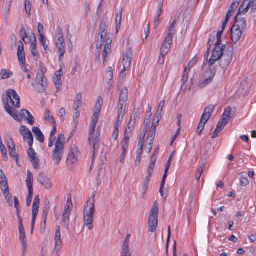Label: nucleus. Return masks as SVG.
<instances>
[{"instance_id": "obj_19", "label": "nucleus", "mask_w": 256, "mask_h": 256, "mask_svg": "<svg viewBox=\"0 0 256 256\" xmlns=\"http://www.w3.org/2000/svg\"><path fill=\"white\" fill-rule=\"evenodd\" d=\"M18 56L20 62H26L24 44L20 40L18 42Z\"/></svg>"}, {"instance_id": "obj_21", "label": "nucleus", "mask_w": 256, "mask_h": 256, "mask_svg": "<svg viewBox=\"0 0 256 256\" xmlns=\"http://www.w3.org/2000/svg\"><path fill=\"white\" fill-rule=\"evenodd\" d=\"M128 90L126 88H122L120 94L119 96V102L118 106H120V104L126 105V102L128 100Z\"/></svg>"}, {"instance_id": "obj_23", "label": "nucleus", "mask_w": 256, "mask_h": 256, "mask_svg": "<svg viewBox=\"0 0 256 256\" xmlns=\"http://www.w3.org/2000/svg\"><path fill=\"white\" fill-rule=\"evenodd\" d=\"M108 26L106 24V22H105L104 20H102L100 22L99 28V36L101 38H102V36H104L106 34H108Z\"/></svg>"}, {"instance_id": "obj_20", "label": "nucleus", "mask_w": 256, "mask_h": 256, "mask_svg": "<svg viewBox=\"0 0 256 256\" xmlns=\"http://www.w3.org/2000/svg\"><path fill=\"white\" fill-rule=\"evenodd\" d=\"M172 42V40H166V37L165 38L162 43V46L160 49V52L162 55H166L167 54L170 48Z\"/></svg>"}, {"instance_id": "obj_51", "label": "nucleus", "mask_w": 256, "mask_h": 256, "mask_svg": "<svg viewBox=\"0 0 256 256\" xmlns=\"http://www.w3.org/2000/svg\"><path fill=\"white\" fill-rule=\"evenodd\" d=\"M28 195L26 198V205L30 206L32 202L33 196V190H28Z\"/></svg>"}, {"instance_id": "obj_39", "label": "nucleus", "mask_w": 256, "mask_h": 256, "mask_svg": "<svg viewBox=\"0 0 256 256\" xmlns=\"http://www.w3.org/2000/svg\"><path fill=\"white\" fill-rule=\"evenodd\" d=\"M228 122V120L226 119V118H221L220 120L216 127L220 129V130H222L224 128Z\"/></svg>"}, {"instance_id": "obj_55", "label": "nucleus", "mask_w": 256, "mask_h": 256, "mask_svg": "<svg viewBox=\"0 0 256 256\" xmlns=\"http://www.w3.org/2000/svg\"><path fill=\"white\" fill-rule=\"evenodd\" d=\"M126 106V104H120V106H118V116H120L122 117H123L125 111Z\"/></svg>"}, {"instance_id": "obj_40", "label": "nucleus", "mask_w": 256, "mask_h": 256, "mask_svg": "<svg viewBox=\"0 0 256 256\" xmlns=\"http://www.w3.org/2000/svg\"><path fill=\"white\" fill-rule=\"evenodd\" d=\"M228 118L229 119L233 118V116L232 115V108L230 107H227L225 110L224 113L222 114L221 118Z\"/></svg>"}, {"instance_id": "obj_1", "label": "nucleus", "mask_w": 256, "mask_h": 256, "mask_svg": "<svg viewBox=\"0 0 256 256\" xmlns=\"http://www.w3.org/2000/svg\"><path fill=\"white\" fill-rule=\"evenodd\" d=\"M216 50H214L212 56L208 62V65L209 66L208 69L204 74L205 79L204 80L200 83V86L204 87L206 85L210 84L216 72V68L214 66L216 62L219 60L220 66L223 68H226L230 64L232 60L233 51L228 48H224L222 50H218L217 51Z\"/></svg>"}, {"instance_id": "obj_11", "label": "nucleus", "mask_w": 256, "mask_h": 256, "mask_svg": "<svg viewBox=\"0 0 256 256\" xmlns=\"http://www.w3.org/2000/svg\"><path fill=\"white\" fill-rule=\"evenodd\" d=\"M28 155L32 162V166L36 170L40 168L39 160L36 156V154L32 147H30L28 150Z\"/></svg>"}, {"instance_id": "obj_34", "label": "nucleus", "mask_w": 256, "mask_h": 256, "mask_svg": "<svg viewBox=\"0 0 256 256\" xmlns=\"http://www.w3.org/2000/svg\"><path fill=\"white\" fill-rule=\"evenodd\" d=\"M204 165L205 164L204 163H202L198 166V170H197V171H196V179L198 182H199L200 178L202 176V174L204 172Z\"/></svg>"}, {"instance_id": "obj_15", "label": "nucleus", "mask_w": 256, "mask_h": 256, "mask_svg": "<svg viewBox=\"0 0 256 256\" xmlns=\"http://www.w3.org/2000/svg\"><path fill=\"white\" fill-rule=\"evenodd\" d=\"M239 16L237 14L235 16L236 20L232 26L244 31L246 28V20L244 18L239 17Z\"/></svg>"}, {"instance_id": "obj_62", "label": "nucleus", "mask_w": 256, "mask_h": 256, "mask_svg": "<svg viewBox=\"0 0 256 256\" xmlns=\"http://www.w3.org/2000/svg\"><path fill=\"white\" fill-rule=\"evenodd\" d=\"M32 38H34L33 41L30 44V50H36L37 43L36 41V38L35 37V35L34 34H32Z\"/></svg>"}, {"instance_id": "obj_48", "label": "nucleus", "mask_w": 256, "mask_h": 256, "mask_svg": "<svg viewBox=\"0 0 256 256\" xmlns=\"http://www.w3.org/2000/svg\"><path fill=\"white\" fill-rule=\"evenodd\" d=\"M106 78L109 80H112L113 78V70L111 66H109L106 74Z\"/></svg>"}, {"instance_id": "obj_30", "label": "nucleus", "mask_w": 256, "mask_h": 256, "mask_svg": "<svg viewBox=\"0 0 256 256\" xmlns=\"http://www.w3.org/2000/svg\"><path fill=\"white\" fill-rule=\"evenodd\" d=\"M12 75V72H8L6 69H2L0 72V80L10 78Z\"/></svg>"}, {"instance_id": "obj_24", "label": "nucleus", "mask_w": 256, "mask_h": 256, "mask_svg": "<svg viewBox=\"0 0 256 256\" xmlns=\"http://www.w3.org/2000/svg\"><path fill=\"white\" fill-rule=\"evenodd\" d=\"M133 130L134 129H130V128H126L124 134V138L122 142V145L124 144V146H126V144H128L129 138L132 135V132Z\"/></svg>"}, {"instance_id": "obj_46", "label": "nucleus", "mask_w": 256, "mask_h": 256, "mask_svg": "<svg viewBox=\"0 0 256 256\" xmlns=\"http://www.w3.org/2000/svg\"><path fill=\"white\" fill-rule=\"evenodd\" d=\"M39 40L41 44L44 46V51L46 52L48 48V46L46 43V39L44 36V35L39 36Z\"/></svg>"}, {"instance_id": "obj_64", "label": "nucleus", "mask_w": 256, "mask_h": 256, "mask_svg": "<svg viewBox=\"0 0 256 256\" xmlns=\"http://www.w3.org/2000/svg\"><path fill=\"white\" fill-rule=\"evenodd\" d=\"M66 115L65 109L63 108H61L58 112V116L60 118L61 121L64 120V116Z\"/></svg>"}, {"instance_id": "obj_9", "label": "nucleus", "mask_w": 256, "mask_h": 256, "mask_svg": "<svg viewBox=\"0 0 256 256\" xmlns=\"http://www.w3.org/2000/svg\"><path fill=\"white\" fill-rule=\"evenodd\" d=\"M132 56V48H128L126 52V54L124 56L122 63L124 69L122 71H126L128 70L130 66Z\"/></svg>"}, {"instance_id": "obj_25", "label": "nucleus", "mask_w": 256, "mask_h": 256, "mask_svg": "<svg viewBox=\"0 0 256 256\" xmlns=\"http://www.w3.org/2000/svg\"><path fill=\"white\" fill-rule=\"evenodd\" d=\"M71 212L66 210L62 214V222L64 224V227L68 230L69 229L70 216Z\"/></svg>"}, {"instance_id": "obj_6", "label": "nucleus", "mask_w": 256, "mask_h": 256, "mask_svg": "<svg viewBox=\"0 0 256 256\" xmlns=\"http://www.w3.org/2000/svg\"><path fill=\"white\" fill-rule=\"evenodd\" d=\"M36 83L32 84L34 90L40 93H42L46 91L48 88L47 80L46 77H36Z\"/></svg>"}, {"instance_id": "obj_53", "label": "nucleus", "mask_w": 256, "mask_h": 256, "mask_svg": "<svg viewBox=\"0 0 256 256\" xmlns=\"http://www.w3.org/2000/svg\"><path fill=\"white\" fill-rule=\"evenodd\" d=\"M1 175H0V184H4L6 185V184H8V179L4 174L2 170H0Z\"/></svg>"}, {"instance_id": "obj_54", "label": "nucleus", "mask_w": 256, "mask_h": 256, "mask_svg": "<svg viewBox=\"0 0 256 256\" xmlns=\"http://www.w3.org/2000/svg\"><path fill=\"white\" fill-rule=\"evenodd\" d=\"M240 2L236 0V1H234V0H232V3L231 4L230 8H229V9L230 10H232L234 12L235 10L238 7L239 4H240Z\"/></svg>"}, {"instance_id": "obj_14", "label": "nucleus", "mask_w": 256, "mask_h": 256, "mask_svg": "<svg viewBox=\"0 0 256 256\" xmlns=\"http://www.w3.org/2000/svg\"><path fill=\"white\" fill-rule=\"evenodd\" d=\"M38 182L46 189L48 190L52 187L50 179L43 172L38 174Z\"/></svg>"}, {"instance_id": "obj_5", "label": "nucleus", "mask_w": 256, "mask_h": 256, "mask_svg": "<svg viewBox=\"0 0 256 256\" xmlns=\"http://www.w3.org/2000/svg\"><path fill=\"white\" fill-rule=\"evenodd\" d=\"M64 152V143L56 142L52 158L54 163L58 165L61 162Z\"/></svg>"}, {"instance_id": "obj_28", "label": "nucleus", "mask_w": 256, "mask_h": 256, "mask_svg": "<svg viewBox=\"0 0 256 256\" xmlns=\"http://www.w3.org/2000/svg\"><path fill=\"white\" fill-rule=\"evenodd\" d=\"M152 172H147L148 175L146 176V178L144 182L142 188L144 190V195L146 193L147 188L149 186V182L150 180V178L152 177Z\"/></svg>"}, {"instance_id": "obj_36", "label": "nucleus", "mask_w": 256, "mask_h": 256, "mask_svg": "<svg viewBox=\"0 0 256 256\" xmlns=\"http://www.w3.org/2000/svg\"><path fill=\"white\" fill-rule=\"evenodd\" d=\"M216 43L215 44L214 46H215V47L214 48V50H216V48H219V50L220 49V51L221 50H224V48H228L226 47V46L225 45V44H221V42H222V40H221V38H216ZM217 51H219L218 50V49H217L216 50Z\"/></svg>"}, {"instance_id": "obj_42", "label": "nucleus", "mask_w": 256, "mask_h": 256, "mask_svg": "<svg viewBox=\"0 0 256 256\" xmlns=\"http://www.w3.org/2000/svg\"><path fill=\"white\" fill-rule=\"evenodd\" d=\"M175 32V29L173 27V26H170L168 29V34L166 37V40H172L174 34Z\"/></svg>"}, {"instance_id": "obj_52", "label": "nucleus", "mask_w": 256, "mask_h": 256, "mask_svg": "<svg viewBox=\"0 0 256 256\" xmlns=\"http://www.w3.org/2000/svg\"><path fill=\"white\" fill-rule=\"evenodd\" d=\"M214 108H215L214 105H212V104L210 105L209 106L206 108L204 112L208 114L211 116V114L213 112Z\"/></svg>"}, {"instance_id": "obj_4", "label": "nucleus", "mask_w": 256, "mask_h": 256, "mask_svg": "<svg viewBox=\"0 0 256 256\" xmlns=\"http://www.w3.org/2000/svg\"><path fill=\"white\" fill-rule=\"evenodd\" d=\"M158 204L155 201L150 212L148 220V230L151 232H154L158 226Z\"/></svg>"}, {"instance_id": "obj_10", "label": "nucleus", "mask_w": 256, "mask_h": 256, "mask_svg": "<svg viewBox=\"0 0 256 256\" xmlns=\"http://www.w3.org/2000/svg\"><path fill=\"white\" fill-rule=\"evenodd\" d=\"M79 154L80 152L78 148L74 145L72 146L70 148L68 156L66 159L67 162L70 164L75 162L77 160Z\"/></svg>"}, {"instance_id": "obj_41", "label": "nucleus", "mask_w": 256, "mask_h": 256, "mask_svg": "<svg viewBox=\"0 0 256 256\" xmlns=\"http://www.w3.org/2000/svg\"><path fill=\"white\" fill-rule=\"evenodd\" d=\"M54 84L56 86V88L57 89V90L58 91L61 88V86L62 84V82L61 80V78L59 76H54Z\"/></svg>"}, {"instance_id": "obj_43", "label": "nucleus", "mask_w": 256, "mask_h": 256, "mask_svg": "<svg viewBox=\"0 0 256 256\" xmlns=\"http://www.w3.org/2000/svg\"><path fill=\"white\" fill-rule=\"evenodd\" d=\"M25 10L26 14L30 16L32 14V4L30 2L29 0H25L24 1Z\"/></svg>"}, {"instance_id": "obj_63", "label": "nucleus", "mask_w": 256, "mask_h": 256, "mask_svg": "<svg viewBox=\"0 0 256 256\" xmlns=\"http://www.w3.org/2000/svg\"><path fill=\"white\" fill-rule=\"evenodd\" d=\"M9 152L10 158L17 162L18 160V155L16 153V150H13Z\"/></svg>"}, {"instance_id": "obj_8", "label": "nucleus", "mask_w": 256, "mask_h": 256, "mask_svg": "<svg viewBox=\"0 0 256 256\" xmlns=\"http://www.w3.org/2000/svg\"><path fill=\"white\" fill-rule=\"evenodd\" d=\"M6 95L7 97L6 98H8V100L10 99L14 106L17 108L20 107V99L18 94L14 90L12 89L8 90L6 91Z\"/></svg>"}, {"instance_id": "obj_17", "label": "nucleus", "mask_w": 256, "mask_h": 256, "mask_svg": "<svg viewBox=\"0 0 256 256\" xmlns=\"http://www.w3.org/2000/svg\"><path fill=\"white\" fill-rule=\"evenodd\" d=\"M56 45L58 48V51L60 54V60H61L62 58L64 56L66 52L65 44H64V38H58V40L56 42Z\"/></svg>"}, {"instance_id": "obj_33", "label": "nucleus", "mask_w": 256, "mask_h": 256, "mask_svg": "<svg viewBox=\"0 0 256 256\" xmlns=\"http://www.w3.org/2000/svg\"><path fill=\"white\" fill-rule=\"evenodd\" d=\"M24 140L27 141L29 147H32L34 142V138L31 132H30L28 135L22 136Z\"/></svg>"}, {"instance_id": "obj_57", "label": "nucleus", "mask_w": 256, "mask_h": 256, "mask_svg": "<svg viewBox=\"0 0 256 256\" xmlns=\"http://www.w3.org/2000/svg\"><path fill=\"white\" fill-rule=\"evenodd\" d=\"M210 116H211L210 115L204 112L202 115V117H201L200 121L201 122H203L204 123L206 124V122L209 120Z\"/></svg>"}, {"instance_id": "obj_61", "label": "nucleus", "mask_w": 256, "mask_h": 256, "mask_svg": "<svg viewBox=\"0 0 256 256\" xmlns=\"http://www.w3.org/2000/svg\"><path fill=\"white\" fill-rule=\"evenodd\" d=\"M48 210L46 209L42 211V218L44 224V228H46V218L48 216Z\"/></svg>"}, {"instance_id": "obj_45", "label": "nucleus", "mask_w": 256, "mask_h": 256, "mask_svg": "<svg viewBox=\"0 0 256 256\" xmlns=\"http://www.w3.org/2000/svg\"><path fill=\"white\" fill-rule=\"evenodd\" d=\"M238 176H240V186H246L248 184L249 181L248 179L243 176V174L242 172L240 173Z\"/></svg>"}, {"instance_id": "obj_31", "label": "nucleus", "mask_w": 256, "mask_h": 256, "mask_svg": "<svg viewBox=\"0 0 256 256\" xmlns=\"http://www.w3.org/2000/svg\"><path fill=\"white\" fill-rule=\"evenodd\" d=\"M120 145L122 152L120 158V162L122 163H123L126 154L128 146V144H126V146H124V144L122 145V143L121 142Z\"/></svg>"}, {"instance_id": "obj_27", "label": "nucleus", "mask_w": 256, "mask_h": 256, "mask_svg": "<svg viewBox=\"0 0 256 256\" xmlns=\"http://www.w3.org/2000/svg\"><path fill=\"white\" fill-rule=\"evenodd\" d=\"M2 190L6 197V199L8 200L12 199V196L9 192V188L8 184H1Z\"/></svg>"}, {"instance_id": "obj_26", "label": "nucleus", "mask_w": 256, "mask_h": 256, "mask_svg": "<svg viewBox=\"0 0 256 256\" xmlns=\"http://www.w3.org/2000/svg\"><path fill=\"white\" fill-rule=\"evenodd\" d=\"M26 184L28 190H33V174L30 170H28Z\"/></svg>"}, {"instance_id": "obj_35", "label": "nucleus", "mask_w": 256, "mask_h": 256, "mask_svg": "<svg viewBox=\"0 0 256 256\" xmlns=\"http://www.w3.org/2000/svg\"><path fill=\"white\" fill-rule=\"evenodd\" d=\"M157 160V157L156 156H153L151 157L150 163L149 164V166L148 168V172H152L154 168L156 162Z\"/></svg>"}, {"instance_id": "obj_37", "label": "nucleus", "mask_w": 256, "mask_h": 256, "mask_svg": "<svg viewBox=\"0 0 256 256\" xmlns=\"http://www.w3.org/2000/svg\"><path fill=\"white\" fill-rule=\"evenodd\" d=\"M130 234H128L126 236L124 242L123 244L122 250V251H130L129 244H130Z\"/></svg>"}, {"instance_id": "obj_16", "label": "nucleus", "mask_w": 256, "mask_h": 256, "mask_svg": "<svg viewBox=\"0 0 256 256\" xmlns=\"http://www.w3.org/2000/svg\"><path fill=\"white\" fill-rule=\"evenodd\" d=\"M244 32L232 26L231 29V38L232 42L234 44L238 42L240 39L242 34Z\"/></svg>"}, {"instance_id": "obj_12", "label": "nucleus", "mask_w": 256, "mask_h": 256, "mask_svg": "<svg viewBox=\"0 0 256 256\" xmlns=\"http://www.w3.org/2000/svg\"><path fill=\"white\" fill-rule=\"evenodd\" d=\"M18 231L20 235V240L22 246V250L23 252H25L27 247L26 239L25 234V230L23 226V224L21 223V220H20V223L18 224Z\"/></svg>"}, {"instance_id": "obj_2", "label": "nucleus", "mask_w": 256, "mask_h": 256, "mask_svg": "<svg viewBox=\"0 0 256 256\" xmlns=\"http://www.w3.org/2000/svg\"><path fill=\"white\" fill-rule=\"evenodd\" d=\"M94 199L90 198L87 202L86 206L84 210V224L90 230L93 228L94 222Z\"/></svg>"}, {"instance_id": "obj_49", "label": "nucleus", "mask_w": 256, "mask_h": 256, "mask_svg": "<svg viewBox=\"0 0 256 256\" xmlns=\"http://www.w3.org/2000/svg\"><path fill=\"white\" fill-rule=\"evenodd\" d=\"M30 132H31L30 130L24 126H22L20 128V133L22 136L28 135Z\"/></svg>"}, {"instance_id": "obj_29", "label": "nucleus", "mask_w": 256, "mask_h": 256, "mask_svg": "<svg viewBox=\"0 0 256 256\" xmlns=\"http://www.w3.org/2000/svg\"><path fill=\"white\" fill-rule=\"evenodd\" d=\"M190 71V68H185V69L184 70L183 76H182V86H181V88H182L183 86H184L187 82L188 80V73H189Z\"/></svg>"}, {"instance_id": "obj_60", "label": "nucleus", "mask_w": 256, "mask_h": 256, "mask_svg": "<svg viewBox=\"0 0 256 256\" xmlns=\"http://www.w3.org/2000/svg\"><path fill=\"white\" fill-rule=\"evenodd\" d=\"M26 119L28 121V123L30 125H32L34 122V116L31 114L30 112L29 114H26V116L25 117Z\"/></svg>"}, {"instance_id": "obj_44", "label": "nucleus", "mask_w": 256, "mask_h": 256, "mask_svg": "<svg viewBox=\"0 0 256 256\" xmlns=\"http://www.w3.org/2000/svg\"><path fill=\"white\" fill-rule=\"evenodd\" d=\"M0 150H1L2 158L4 160H6L8 158L7 156V150L6 148L2 144V142H0Z\"/></svg>"}, {"instance_id": "obj_50", "label": "nucleus", "mask_w": 256, "mask_h": 256, "mask_svg": "<svg viewBox=\"0 0 256 256\" xmlns=\"http://www.w3.org/2000/svg\"><path fill=\"white\" fill-rule=\"evenodd\" d=\"M40 72L36 74V76H37V77H40V76L46 77L44 76V74L47 70L46 68L42 64H40Z\"/></svg>"}, {"instance_id": "obj_38", "label": "nucleus", "mask_w": 256, "mask_h": 256, "mask_svg": "<svg viewBox=\"0 0 256 256\" xmlns=\"http://www.w3.org/2000/svg\"><path fill=\"white\" fill-rule=\"evenodd\" d=\"M110 44H111V41L110 40V39L108 38V41L106 42V44L104 46V50L102 54V58H103V59H104V61L106 60L107 56L108 54H110L108 53V52H106V50H108V46H110Z\"/></svg>"}, {"instance_id": "obj_59", "label": "nucleus", "mask_w": 256, "mask_h": 256, "mask_svg": "<svg viewBox=\"0 0 256 256\" xmlns=\"http://www.w3.org/2000/svg\"><path fill=\"white\" fill-rule=\"evenodd\" d=\"M20 32L22 40L24 42L26 43V42L25 40L26 38H27L28 36L24 26H22L21 28Z\"/></svg>"}, {"instance_id": "obj_3", "label": "nucleus", "mask_w": 256, "mask_h": 256, "mask_svg": "<svg viewBox=\"0 0 256 256\" xmlns=\"http://www.w3.org/2000/svg\"><path fill=\"white\" fill-rule=\"evenodd\" d=\"M99 118V114H97L96 112H94L92 118V122L90 124V131L88 134V140L90 146H93L94 148V154L92 158H94L96 150L98 148V143L100 140V136H94V134L96 130V122L98 121Z\"/></svg>"}, {"instance_id": "obj_47", "label": "nucleus", "mask_w": 256, "mask_h": 256, "mask_svg": "<svg viewBox=\"0 0 256 256\" xmlns=\"http://www.w3.org/2000/svg\"><path fill=\"white\" fill-rule=\"evenodd\" d=\"M112 34H106L102 38H101L100 36V42H104V44L106 43V42L108 41V38L111 41V43L112 42Z\"/></svg>"}, {"instance_id": "obj_58", "label": "nucleus", "mask_w": 256, "mask_h": 256, "mask_svg": "<svg viewBox=\"0 0 256 256\" xmlns=\"http://www.w3.org/2000/svg\"><path fill=\"white\" fill-rule=\"evenodd\" d=\"M146 134V130L144 132V134L142 132L141 134V135L139 138L138 144V146H144Z\"/></svg>"}, {"instance_id": "obj_56", "label": "nucleus", "mask_w": 256, "mask_h": 256, "mask_svg": "<svg viewBox=\"0 0 256 256\" xmlns=\"http://www.w3.org/2000/svg\"><path fill=\"white\" fill-rule=\"evenodd\" d=\"M206 124L200 121L196 130V134L198 135L201 134L202 130L204 129Z\"/></svg>"}, {"instance_id": "obj_13", "label": "nucleus", "mask_w": 256, "mask_h": 256, "mask_svg": "<svg viewBox=\"0 0 256 256\" xmlns=\"http://www.w3.org/2000/svg\"><path fill=\"white\" fill-rule=\"evenodd\" d=\"M55 248L54 250L56 254H58L61 250L62 246V240L61 238V234L60 227L57 226L56 228V234L54 236Z\"/></svg>"}, {"instance_id": "obj_32", "label": "nucleus", "mask_w": 256, "mask_h": 256, "mask_svg": "<svg viewBox=\"0 0 256 256\" xmlns=\"http://www.w3.org/2000/svg\"><path fill=\"white\" fill-rule=\"evenodd\" d=\"M44 118L46 120L52 124H56L54 119L53 116H50V112L49 110H46L44 114Z\"/></svg>"}, {"instance_id": "obj_18", "label": "nucleus", "mask_w": 256, "mask_h": 256, "mask_svg": "<svg viewBox=\"0 0 256 256\" xmlns=\"http://www.w3.org/2000/svg\"><path fill=\"white\" fill-rule=\"evenodd\" d=\"M252 1V0H244L238 9V15L246 14L250 8Z\"/></svg>"}, {"instance_id": "obj_22", "label": "nucleus", "mask_w": 256, "mask_h": 256, "mask_svg": "<svg viewBox=\"0 0 256 256\" xmlns=\"http://www.w3.org/2000/svg\"><path fill=\"white\" fill-rule=\"evenodd\" d=\"M36 139L41 143H43L44 140V137L40 130L36 126H34L32 128Z\"/></svg>"}, {"instance_id": "obj_7", "label": "nucleus", "mask_w": 256, "mask_h": 256, "mask_svg": "<svg viewBox=\"0 0 256 256\" xmlns=\"http://www.w3.org/2000/svg\"><path fill=\"white\" fill-rule=\"evenodd\" d=\"M8 98H5L2 99V102L4 104V108L6 111L12 116L14 120H16L18 122H22V118L18 115V111L12 110L8 104Z\"/></svg>"}]
</instances>
